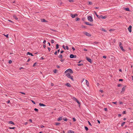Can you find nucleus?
Instances as JSON below:
<instances>
[{"instance_id":"nucleus-37","label":"nucleus","mask_w":133,"mask_h":133,"mask_svg":"<svg viewBox=\"0 0 133 133\" xmlns=\"http://www.w3.org/2000/svg\"><path fill=\"white\" fill-rule=\"evenodd\" d=\"M92 4V3L91 2H89L88 4L89 5H91Z\"/></svg>"},{"instance_id":"nucleus-50","label":"nucleus","mask_w":133,"mask_h":133,"mask_svg":"<svg viewBox=\"0 0 133 133\" xmlns=\"http://www.w3.org/2000/svg\"><path fill=\"white\" fill-rule=\"evenodd\" d=\"M65 48H66V49L67 50H69V48H68V46H66Z\"/></svg>"},{"instance_id":"nucleus-19","label":"nucleus","mask_w":133,"mask_h":133,"mask_svg":"<svg viewBox=\"0 0 133 133\" xmlns=\"http://www.w3.org/2000/svg\"><path fill=\"white\" fill-rule=\"evenodd\" d=\"M125 10L128 11H130V10L128 8H125Z\"/></svg>"},{"instance_id":"nucleus-52","label":"nucleus","mask_w":133,"mask_h":133,"mask_svg":"<svg viewBox=\"0 0 133 133\" xmlns=\"http://www.w3.org/2000/svg\"><path fill=\"white\" fill-rule=\"evenodd\" d=\"M99 91L102 93H103V90H99Z\"/></svg>"},{"instance_id":"nucleus-14","label":"nucleus","mask_w":133,"mask_h":133,"mask_svg":"<svg viewBox=\"0 0 133 133\" xmlns=\"http://www.w3.org/2000/svg\"><path fill=\"white\" fill-rule=\"evenodd\" d=\"M63 117L62 116L61 117L58 118L57 119L58 121H60L62 120L63 119Z\"/></svg>"},{"instance_id":"nucleus-33","label":"nucleus","mask_w":133,"mask_h":133,"mask_svg":"<svg viewBox=\"0 0 133 133\" xmlns=\"http://www.w3.org/2000/svg\"><path fill=\"white\" fill-rule=\"evenodd\" d=\"M83 65V63L78 64H77V65L78 66H82Z\"/></svg>"},{"instance_id":"nucleus-11","label":"nucleus","mask_w":133,"mask_h":133,"mask_svg":"<svg viewBox=\"0 0 133 133\" xmlns=\"http://www.w3.org/2000/svg\"><path fill=\"white\" fill-rule=\"evenodd\" d=\"M8 123L9 124L14 125V123L12 121L8 122Z\"/></svg>"},{"instance_id":"nucleus-3","label":"nucleus","mask_w":133,"mask_h":133,"mask_svg":"<svg viewBox=\"0 0 133 133\" xmlns=\"http://www.w3.org/2000/svg\"><path fill=\"white\" fill-rule=\"evenodd\" d=\"M83 33L85 35L88 36L90 37L91 36V35L87 32L84 31V32Z\"/></svg>"},{"instance_id":"nucleus-28","label":"nucleus","mask_w":133,"mask_h":133,"mask_svg":"<svg viewBox=\"0 0 133 133\" xmlns=\"http://www.w3.org/2000/svg\"><path fill=\"white\" fill-rule=\"evenodd\" d=\"M39 128H43L44 127L43 126V125H39Z\"/></svg>"},{"instance_id":"nucleus-2","label":"nucleus","mask_w":133,"mask_h":133,"mask_svg":"<svg viewBox=\"0 0 133 133\" xmlns=\"http://www.w3.org/2000/svg\"><path fill=\"white\" fill-rule=\"evenodd\" d=\"M88 19L90 22H92L93 21L92 17L90 16H89L88 17Z\"/></svg>"},{"instance_id":"nucleus-31","label":"nucleus","mask_w":133,"mask_h":133,"mask_svg":"<svg viewBox=\"0 0 133 133\" xmlns=\"http://www.w3.org/2000/svg\"><path fill=\"white\" fill-rule=\"evenodd\" d=\"M5 36H6L7 38H8L9 37H8V34L6 35H5V34H3Z\"/></svg>"},{"instance_id":"nucleus-13","label":"nucleus","mask_w":133,"mask_h":133,"mask_svg":"<svg viewBox=\"0 0 133 133\" xmlns=\"http://www.w3.org/2000/svg\"><path fill=\"white\" fill-rule=\"evenodd\" d=\"M66 76L68 78H69L70 77H71L70 74L69 73H68L66 75Z\"/></svg>"},{"instance_id":"nucleus-7","label":"nucleus","mask_w":133,"mask_h":133,"mask_svg":"<svg viewBox=\"0 0 133 133\" xmlns=\"http://www.w3.org/2000/svg\"><path fill=\"white\" fill-rule=\"evenodd\" d=\"M94 13L96 15V16L97 17V18H98L99 19H100L101 18V15L100 16H99L97 14V13L95 11H94Z\"/></svg>"},{"instance_id":"nucleus-59","label":"nucleus","mask_w":133,"mask_h":133,"mask_svg":"<svg viewBox=\"0 0 133 133\" xmlns=\"http://www.w3.org/2000/svg\"><path fill=\"white\" fill-rule=\"evenodd\" d=\"M20 93L22 94H23V95H25V93L24 92H20Z\"/></svg>"},{"instance_id":"nucleus-8","label":"nucleus","mask_w":133,"mask_h":133,"mask_svg":"<svg viewBox=\"0 0 133 133\" xmlns=\"http://www.w3.org/2000/svg\"><path fill=\"white\" fill-rule=\"evenodd\" d=\"M84 23L87 25H88L91 26H92L93 25L92 24H90L89 23V22H84Z\"/></svg>"},{"instance_id":"nucleus-22","label":"nucleus","mask_w":133,"mask_h":133,"mask_svg":"<svg viewBox=\"0 0 133 133\" xmlns=\"http://www.w3.org/2000/svg\"><path fill=\"white\" fill-rule=\"evenodd\" d=\"M13 17L16 20H18V18L15 15H14L13 16Z\"/></svg>"},{"instance_id":"nucleus-41","label":"nucleus","mask_w":133,"mask_h":133,"mask_svg":"<svg viewBox=\"0 0 133 133\" xmlns=\"http://www.w3.org/2000/svg\"><path fill=\"white\" fill-rule=\"evenodd\" d=\"M63 118V120L64 121H66L67 120V119L66 118Z\"/></svg>"},{"instance_id":"nucleus-53","label":"nucleus","mask_w":133,"mask_h":133,"mask_svg":"<svg viewBox=\"0 0 133 133\" xmlns=\"http://www.w3.org/2000/svg\"><path fill=\"white\" fill-rule=\"evenodd\" d=\"M54 40L53 39H52L51 40V43H54Z\"/></svg>"},{"instance_id":"nucleus-61","label":"nucleus","mask_w":133,"mask_h":133,"mask_svg":"<svg viewBox=\"0 0 133 133\" xmlns=\"http://www.w3.org/2000/svg\"><path fill=\"white\" fill-rule=\"evenodd\" d=\"M68 70H67L66 71H65L64 72L65 73H66L67 72H68Z\"/></svg>"},{"instance_id":"nucleus-45","label":"nucleus","mask_w":133,"mask_h":133,"mask_svg":"<svg viewBox=\"0 0 133 133\" xmlns=\"http://www.w3.org/2000/svg\"><path fill=\"white\" fill-rule=\"evenodd\" d=\"M69 1L70 2H74V1L73 0H69Z\"/></svg>"},{"instance_id":"nucleus-54","label":"nucleus","mask_w":133,"mask_h":133,"mask_svg":"<svg viewBox=\"0 0 133 133\" xmlns=\"http://www.w3.org/2000/svg\"><path fill=\"white\" fill-rule=\"evenodd\" d=\"M54 54L55 55H57V51H56L54 53Z\"/></svg>"},{"instance_id":"nucleus-4","label":"nucleus","mask_w":133,"mask_h":133,"mask_svg":"<svg viewBox=\"0 0 133 133\" xmlns=\"http://www.w3.org/2000/svg\"><path fill=\"white\" fill-rule=\"evenodd\" d=\"M86 59L88 62H89L91 63H92V61L91 59L90 58H89L88 57H86Z\"/></svg>"},{"instance_id":"nucleus-34","label":"nucleus","mask_w":133,"mask_h":133,"mask_svg":"<svg viewBox=\"0 0 133 133\" xmlns=\"http://www.w3.org/2000/svg\"><path fill=\"white\" fill-rule=\"evenodd\" d=\"M57 70H56V69H55L54 71H53V72H54V73H56L57 72Z\"/></svg>"},{"instance_id":"nucleus-23","label":"nucleus","mask_w":133,"mask_h":133,"mask_svg":"<svg viewBox=\"0 0 133 133\" xmlns=\"http://www.w3.org/2000/svg\"><path fill=\"white\" fill-rule=\"evenodd\" d=\"M71 16L72 18H74L75 17V16L74 14H71Z\"/></svg>"},{"instance_id":"nucleus-47","label":"nucleus","mask_w":133,"mask_h":133,"mask_svg":"<svg viewBox=\"0 0 133 133\" xmlns=\"http://www.w3.org/2000/svg\"><path fill=\"white\" fill-rule=\"evenodd\" d=\"M73 99L75 101H76V100L77 99L76 98L74 97H73Z\"/></svg>"},{"instance_id":"nucleus-57","label":"nucleus","mask_w":133,"mask_h":133,"mask_svg":"<svg viewBox=\"0 0 133 133\" xmlns=\"http://www.w3.org/2000/svg\"><path fill=\"white\" fill-rule=\"evenodd\" d=\"M104 109V110L106 111H107V108H105Z\"/></svg>"},{"instance_id":"nucleus-29","label":"nucleus","mask_w":133,"mask_h":133,"mask_svg":"<svg viewBox=\"0 0 133 133\" xmlns=\"http://www.w3.org/2000/svg\"><path fill=\"white\" fill-rule=\"evenodd\" d=\"M59 48V45L58 44H57L56 45V49H58Z\"/></svg>"},{"instance_id":"nucleus-39","label":"nucleus","mask_w":133,"mask_h":133,"mask_svg":"<svg viewBox=\"0 0 133 133\" xmlns=\"http://www.w3.org/2000/svg\"><path fill=\"white\" fill-rule=\"evenodd\" d=\"M72 120H73V121H74V122H75L76 121V119L74 117L73 118Z\"/></svg>"},{"instance_id":"nucleus-51","label":"nucleus","mask_w":133,"mask_h":133,"mask_svg":"<svg viewBox=\"0 0 133 133\" xmlns=\"http://www.w3.org/2000/svg\"><path fill=\"white\" fill-rule=\"evenodd\" d=\"M60 123H55V125H59Z\"/></svg>"},{"instance_id":"nucleus-17","label":"nucleus","mask_w":133,"mask_h":133,"mask_svg":"<svg viewBox=\"0 0 133 133\" xmlns=\"http://www.w3.org/2000/svg\"><path fill=\"white\" fill-rule=\"evenodd\" d=\"M27 55H31V56H34V55H33V54L32 53H30L29 52H28L27 53Z\"/></svg>"},{"instance_id":"nucleus-60","label":"nucleus","mask_w":133,"mask_h":133,"mask_svg":"<svg viewBox=\"0 0 133 133\" xmlns=\"http://www.w3.org/2000/svg\"><path fill=\"white\" fill-rule=\"evenodd\" d=\"M112 103L114 104H116L117 103V102H112Z\"/></svg>"},{"instance_id":"nucleus-49","label":"nucleus","mask_w":133,"mask_h":133,"mask_svg":"<svg viewBox=\"0 0 133 133\" xmlns=\"http://www.w3.org/2000/svg\"><path fill=\"white\" fill-rule=\"evenodd\" d=\"M51 30L55 32H56L57 31V30H54L53 29H51Z\"/></svg>"},{"instance_id":"nucleus-63","label":"nucleus","mask_w":133,"mask_h":133,"mask_svg":"<svg viewBox=\"0 0 133 133\" xmlns=\"http://www.w3.org/2000/svg\"><path fill=\"white\" fill-rule=\"evenodd\" d=\"M106 56H103V57L104 58H106Z\"/></svg>"},{"instance_id":"nucleus-56","label":"nucleus","mask_w":133,"mask_h":133,"mask_svg":"<svg viewBox=\"0 0 133 133\" xmlns=\"http://www.w3.org/2000/svg\"><path fill=\"white\" fill-rule=\"evenodd\" d=\"M121 86V84H118L117 85L118 87H120Z\"/></svg>"},{"instance_id":"nucleus-55","label":"nucleus","mask_w":133,"mask_h":133,"mask_svg":"<svg viewBox=\"0 0 133 133\" xmlns=\"http://www.w3.org/2000/svg\"><path fill=\"white\" fill-rule=\"evenodd\" d=\"M123 81V79H119V81Z\"/></svg>"},{"instance_id":"nucleus-16","label":"nucleus","mask_w":133,"mask_h":133,"mask_svg":"<svg viewBox=\"0 0 133 133\" xmlns=\"http://www.w3.org/2000/svg\"><path fill=\"white\" fill-rule=\"evenodd\" d=\"M122 91H121V94H123V93H122L123 92H124L125 91V87H123V88L122 89Z\"/></svg>"},{"instance_id":"nucleus-5","label":"nucleus","mask_w":133,"mask_h":133,"mask_svg":"<svg viewBox=\"0 0 133 133\" xmlns=\"http://www.w3.org/2000/svg\"><path fill=\"white\" fill-rule=\"evenodd\" d=\"M76 55H74L73 54H70V58H76Z\"/></svg>"},{"instance_id":"nucleus-58","label":"nucleus","mask_w":133,"mask_h":133,"mask_svg":"<svg viewBox=\"0 0 133 133\" xmlns=\"http://www.w3.org/2000/svg\"><path fill=\"white\" fill-rule=\"evenodd\" d=\"M15 127H10L9 128L10 129H14L15 128Z\"/></svg>"},{"instance_id":"nucleus-43","label":"nucleus","mask_w":133,"mask_h":133,"mask_svg":"<svg viewBox=\"0 0 133 133\" xmlns=\"http://www.w3.org/2000/svg\"><path fill=\"white\" fill-rule=\"evenodd\" d=\"M31 101L34 104H35V103L34 101L32 100H31Z\"/></svg>"},{"instance_id":"nucleus-21","label":"nucleus","mask_w":133,"mask_h":133,"mask_svg":"<svg viewBox=\"0 0 133 133\" xmlns=\"http://www.w3.org/2000/svg\"><path fill=\"white\" fill-rule=\"evenodd\" d=\"M58 57L59 58L62 59V58L63 56L62 55L60 54L59 56H58Z\"/></svg>"},{"instance_id":"nucleus-32","label":"nucleus","mask_w":133,"mask_h":133,"mask_svg":"<svg viewBox=\"0 0 133 133\" xmlns=\"http://www.w3.org/2000/svg\"><path fill=\"white\" fill-rule=\"evenodd\" d=\"M99 43V42H95L94 43V44H98Z\"/></svg>"},{"instance_id":"nucleus-26","label":"nucleus","mask_w":133,"mask_h":133,"mask_svg":"<svg viewBox=\"0 0 133 133\" xmlns=\"http://www.w3.org/2000/svg\"><path fill=\"white\" fill-rule=\"evenodd\" d=\"M80 18L78 17H76V20L77 21H79L80 20Z\"/></svg>"},{"instance_id":"nucleus-48","label":"nucleus","mask_w":133,"mask_h":133,"mask_svg":"<svg viewBox=\"0 0 133 133\" xmlns=\"http://www.w3.org/2000/svg\"><path fill=\"white\" fill-rule=\"evenodd\" d=\"M122 123V121H120L119 122V123H118V124H121Z\"/></svg>"},{"instance_id":"nucleus-46","label":"nucleus","mask_w":133,"mask_h":133,"mask_svg":"<svg viewBox=\"0 0 133 133\" xmlns=\"http://www.w3.org/2000/svg\"><path fill=\"white\" fill-rule=\"evenodd\" d=\"M65 59H61L60 60V61L62 62H63V61H64Z\"/></svg>"},{"instance_id":"nucleus-1","label":"nucleus","mask_w":133,"mask_h":133,"mask_svg":"<svg viewBox=\"0 0 133 133\" xmlns=\"http://www.w3.org/2000/svg\"><path fill=\"white\" fill-rule=\"evenodd\" d=\"M122 45V43L120 42H119V46L122 51H124L125 50L123 49V46Z\"/></svg>"},{"instance_id":"nucleus-24","label":"nucleus","mask_w":133,"mask_h":133,"mask_svg":"<svg viewBox=\"0 0 133 133\" xmlns=\"http://www.w3.org/2000/svg\"><path fill=\"white\" fill-rule=\"evenodd\" d=\"M68 133H74V132L72 130H69L68 131Z\"/></svg>"},{"instance_id":"nucleus-64","label":"nucleus","mask_w":133,"mask_h":133,"mask_svg":"<svg viewBox=\"0 0 133 133\" xmlns=\"http://www.w3.org/2000/svg\"><path fill=\"white\" fill-rule=\"evenodd\" d=\"M72 49L74 51L75 50V48L73 47H72Z\"/></svg>"},{"instance_id":"nucleus-27","label":"nucleus","mask_w":133,"mask_h":133,"mask_svg":"<svg viewBox=\"0 0 133 133\" xmlns=\"http://www.w3.org/2000/svg\"><path fill=\"white\" fill-rule=\"evenodd\" d=\"M69 78H70L72 81H74V79H73V76H71V77H70Z\"/></svg>"},{"instance_id":"nucleus-62","label":"nucleus","mask_w":133,"mask_h":133,"mask_svg":"<svg viewBox=\"0 0 133 133\" xmlns=\"http://www.w3.org/2000/svg\"><path fill=\"white\" fill-rule=\"evenodd\" d=\"M123 114H126V111H124L123 112Z\"/></svg>"},{"instance_id":"nucleus-6","label":"nucleus","mask_w":133,"mask_h":133,"mask_svg":"<svg viewBox=\"0 0 133 133\" xmlns=\"http://www.w3.org/2000/svg\"><path fill=\"white\" fill-rule=\"evenodd\" d=\"M131 28L132 26L131 25H130L128 28V30L130 32H131Z\"/></svg>"},{"instance_id":"nucleus-15","label":"nucleus","mask_w":133,"mask_h":133,"mask_svg":"<svg viewBox=\"0 0 133 133\" xmlns=\"http://www.w3.org/2000/svg\"><path fill=\"white\" fill-rule=\"evenodd\" d=\"M76 101L79 104V107L81 103L77 99L76 100Z\"/></svg>"},{"instance_id":"nucleus-30","label":"nucleus","mask_w":133,"mask_h":133,"mask_svg":"<svg viewBox=\"0 0 133 133\" xmlns=\"http://www.w3.org/2000/svg\"><path fill=\"white\" fill-rule=\"evenodd\" d=\"M34 110L37 112H38V110L36 108L34 109Z\"/></svg>"},{"instance_id":"nucleus-38","label":"nucleus","mask_w":133,"mask_h":133,"mask_svg":"<svg viewBox=\"0 0 133 133\" xmlns=\"http://www.w3.org/2000/svg\"><path fill=\"white\" fill-rule=\"evenodd\" d=\"M81 26L82 28H86V26H84V25H82Z\"/></svg>"},{"instance_id":"nucleus-42","label":"nucleus","mask_w":133,"mask_h":133,"mask_svg":"<svg viewBox=\"0 0 133 133\" xmlns=\"http://www.w3.org/2000/svg\"><path fill=\"white\" fill-rule=\"evenodd\" d=\"M85 130L87 131V130H88V128L87 127H85Z\"/></svg>"},{"instance_id":"nucleus-40","label":"nucleus","mask_w":133,"mask_h":133,"mask_svg":"<svg viewBox=\"0 0 133 133\" xmlns=\"http://www.w3.org/2000/svg\"><path fill=\"white\" fill-rule=\"evenodd\" d=\"M125 123V122H124L122 121V123L121 125H124Z\"/></svg>"},{"instance_id":"nucleus-25","label":"nucleus","mask_w":133,"mask_h":133,"mask_svg":"<svg viewBox=\"0 0 133 133\" xmlns=\"http://www.w3.org/2000/svg\"><path fill=\"white\" fill-rule=\"evenodd\" d=\"M41 21L42 22H47V21H46L45 19H41Z\"/></svg>"},{"instance_id":"nucleus-44","label":"nucleus","mask_w":133,"mask_h":133,"mask_svg":"<svg viewBox=\"0 0 133 133\" xmlns=\"http://www.w3.org/2000/svg\"><path fill=\"white\" fill-rule=\"evenodd\" d=\"M12 63V61L11 60H10L9 61V64H11Z\"/></svg>"},{"instance_id":"nucleus-35","label":"nucleus","mask_w":133,"mask_h":133,"mask_svg":"<svg viewBox=\"0 0 133 133\" xmlns=\"http://www.w3.org/2000/svg\"><path fill=\"white\" fill-rule=\"evenodd\" d=\"M102 31H104V32H107V30L105 29H103V28H102Z\"/></svg>"},{"instance_id":"nucleus-36","label":"nucleus","mask_w":133,"mask_h":133,"mask_svg":"<svg viewBox=\"0 0 133 133\" xmlns=\"http://www.w3.org/2000/svg\"><path fill=\"white\" fill-rule=\"evenodd\" d=\"M37 64V62H35V63L33 65V67H34V66H36V64Z\"/></svg>"},{"instance_id":"nucleus-20","label":"nucleus","mask_w":133,"mask_h":133,"mask_svg":"<svg viewBox=\"0 0 133 133\" xmlns=\"http://www.w3.org/2000/svg\"><path fill=\"white\" fill-rule=\"evenodd\" d=\"M86 81V84L87 85V86H89V83L88 82V81L87 80H85Z\"/></svg>"},{"instance_id":"nucleus-18","label":"nucleus","mask_w":133,"mask_h":133,"mask_svg":"<svg viewBox=\"0 0 133 133\" xmlns=\"http://www.w3.org/2000/svg\"><path fill=\"white\" fill-rule=\"evenodd\" d=\"M101 18L103 19H105L107 18V17L105 16H103L102 15H101Z\"/></svg>"},{"instance_id":"nucleus-10","label":"nucleus","mask_w":133,"mask_h":133,"mask_svg":"<svg viewBox=\"0 0 133 133\" xmlns=\"http://www.w3.org/2000/svg\"><path fill=\"white\" fill-rule=\"evenodd\" d=\"M68 71L71 74L73 73V72L72 70L71 69H68Z\"/></svg>"},{"instance_id":"nucleus-12","label":"nucleus","mask_w":133,"mask_h":133,"mask_svg":"<svg viewBox=\"0 0 133 133\" xmlns=\"http://www.w3.org/2000/svg\"><path fill=\"white\" fill-rule=\"evenodd\" d=\"M39 106L40 107H42V106L44 107V106H46L44 104L42 103H39Z\"/></svg>"},{"instance_id":"nucleus-9","label":"nucleus","mask_w":133,"mask_h":133,"mask_svg":"<svg viewBox=\"0 0 133 133\" xmlns=\"http://www.w3.org/2000/svg\"><path fill=\"white\" fill-rule=\"evenodd\" d=\"M65 85L69 87H71V84L69 83H67L66 84H65Z\"/></svg>"}]
</instances>
